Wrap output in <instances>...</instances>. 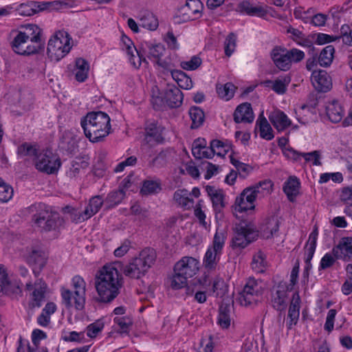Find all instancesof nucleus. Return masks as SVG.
<instances>
[{
    "label": "nucleus",
    "mask_w": 352,
    "mask_h": 352,
    "mask_svg": "<svg viewBox=\"0 0 352 352\" xmlns=\"http://www.w3.org/2000/svg\"><path fill=\"white\" fill-rule=\"evenodd\" d=\"M123 281L114 264L104 265L95 278V287L98 294V301L109 303L120 294Z\"/></svg>",
    "instance_id": "nucleus-1"
},
{
    "label": "nucleus",
    "mask_w": 352,
    "mask_h": 352,
    "mask_svg": "<svg viewBox=\"0 0 352 352\" xmlns=\"http://www.w3.org/2000/svg\"><path fill=\"white\" fill-rule=\"evenodd\" d=\"M18 153L22 157L32 160L38 171L47 174L55 173L61 164L60 159L52 151H40L36 145L27 142L19 146Z\"/></svg>",
    "instance_id": "nucleus-2"
},
{
    "label": "nucleus",
    "mask_w": 352,
    "mask_h": 352,
    "mask_svg": "<svg viewBox=\"0 0 352 352\" xmlns=\"http://www.w3.org/2000/svg\"><path fill=\"white\" fill-rule=\"evenodd\" d=\"M16 33L12 42L14 52L20 55H30L38 52L41 30L37 25L29 23L22 25Z\"/></svg>",
    "instance_id": "nucleus-3"
},
{
    "label": "nucleus",
    "mask_w": 352,
    "mask_h": 352,
    "mask_svg": "<svg viewBox=\"0 0 352 352\" xmlns=\"http://www.w3.org/2000/svg\"><path fill=\"white\" fill-rule=\"evenodd\" d=\"M111 119L102 111L88 113L80 122L85 136L91 142L103 140L111 132Z\"/></svg>",
    "instance_id": "nucleus-4"
},
{
    "label": "nucleus",
    "mask_w": 352,
    "mask_h": 352,
    "mask_svg": "<svg viewBox=\"0 0 352 352\" xmlns=\"http://www.w3.org/2000/svg\"><path fill=\"white\" fill-rule=\"evenodd\" d=\"M157 254L152 248H145L140 252L138 256L133 258L124 269L126 276L139 278L154 264Z\"/></svg>",
    "instance_id": "nucleus-5"
},
{
    "label": "nucleus",
    "mask_w": 352,
    "mask_h": 352,
    "mask_svg": "<svg viewBox=\"0 0 352 352\" xmlns=\"http://www.w3.org/2000/svg\"><path fill=\"white\" fill-rule=\"evenodd\" d=\"M227 238L226 232L223 230H217L212 243L210 245L203 258V266L208 272H214L220 261Z\"/></svg>",
    "instance_id": "nucleus-6"
},
{
    "label": "nucleus",
    "mask_w": 352,
    "mask_h": 352,
    "mask_svg": "<svg viewBox=\"0 0 352 352\" xmlns=\"http://www.w3.org/2000/svg\"><path fill=\"white\" fill-rule=\"evenodd\" d=\"M72 38L68 32L59 30L52 36L47 43V55L54 62H58L67 56L72 47Z\"/></svg>",
    "instance_id": "nucleus-7"
},
{
    "label": "nucleus",
    "mask_w": 352,
    "mask_h": 352,
    "mask_svg": "<svg viewBox=\"0 0 352 352\" xmlns=\"http://www.w3.org/2000/svg\"><path fill=\"white\" fill-rule=\"evenodd\" d=\"M271 58L277 68L282 71H287L293 63H298L305 58V53L296 48L289 50L276 47L271 52Z\"/></svg>",
    "instance_id": "nucleus-8"
},
{
    "label": "nucleus",
    "mask_w": 352,
    "mask_h": 352,
    "mask_svg": "<svg viewBox=\"0 0 352 352\" xmlns=\"http://www.w3.org/2000/svg\"><path fill=\"white\" fill-rule=\"evenodd\" d=\"M263 283L255 278H249L239 293V301L241 305L249 306L261 301L263 294Z\"/></svg>",
    "instance_id": "nucleus-9"
},
{
    "label": "nucleus",
    "mask_w": 352,
    "mask_h": 352,
    "mask_svg": "<svg viewBox=\"0 0 352 352\" xmlns=\"http://www.w3.org/2000/svg\"><path fill=\"white\" fill-rule=\"evenodd\" d=\"M258 231L252 223L243 222L239 223L232 240L233 248H245L258 237Z\"/></svg>",
    "instance_id": "nucleus-10"
},
{
    "label": "nucleus",
    "mask_w": 352,
    "mask_h": 352,
    "mask_svg": "<svg viewBox=\"0 0 352 352\" xmlns=\"http://www.w3.org/2000/svg\"><path fill=\"white\" fill-rule=\"evenodd\" d=\"M32 219L36 226L45 231L56 229L60 222L59 214L49 210L47 207L35 214Z\"/></svg>",
    "instance_id": "nucleus-11"
},
{
    "label": "nucleus",
    "mask_w": 352,
    "mask_h": 352,
    "mask_svg": "<svg viewBox=\"0 0 352 352\" xmlns=\"http://www.w3.org/2000/svg\"><path fill=\"white\" fill-rule=\"evenodd\" d=\"M25 289L29 295V305L31 307H40L45 300L47 285L42 279H37L34 283L28 282Z\"/></svg>",
    "instance_id": "nucleus-12"
},
{
    "label": "nucleus",
    "mask_w": 352,
    "mask_h": 352,
    "mask_svg": "<svg viewBox=\"0 0 352 352\" xmlns=\"http://www.w3.org/2000/svg\"><path fill=\"white\" fill-rule=\"evenodd\" d=\"M256 198L254 190H252L250 187L244 188L235 199L233 206L234 211L241 213L254 210Z\"/></svg>",
    "instance_id": "nucleus-13"
},
{
    "label": "nucleus",
    "mask_w": 352,
    "mask_h": 352,
    "mask_svg": "<svg viewBox=\"0 0 352 352\" xmlns=\"http://www.w3.org/2000/svg\"><path fill=\"white\" fill-rule=\"evenodd\" d=\"M203 4L199 0H188L178 11V17L182 21H192L201 16Z\"/></svg>",
    "instance_id": "nucleus-14"
},
{
    "label": "nucleus",
    "mask_w": 352,
    "mask_h": 352,
    "mask_svg": "<svg viewBox=\"0 0 352 352\" xmlns=\"http://www.w3.org/2000/svg\"><path fill=\"white\" fill-rule=\"evenodd\" d=\"M200 261L192 256H183L175 264L174 267L188 278L195 276L200 270Z\"/></svg>",
    "instance_id": "nucleus-15"
},
{
    "label": "nucleus",
    "mask_w": 352,
    "mask_h": 352,
    "mask_svg": "<svg viewBox=\"0 0 352 352\" xmlns=\"http://www.w3.org/2000/svg\"><path fill=\"white\" fill-rule=\"evenodd\" d=\"M121 44L122 50L126 52L129 60L133 67L138 69L142 61L146 62V58L136 49L133 41L128 36H122Z\"/></svg>",
    "instance_id": "nucleus-16"
},
{
    "label": "nucleus",
    "mask_w": 352,
    "mask_h": 352,
    "mask_svg": "<svg viewBox=\"0 0 352 352\" xmlns=\"http://www.w3.org/2000/svg\"><path fill=\"white\" fill-rule=\"evenodd\" d=\"M289 286L284 281L275 285L272 292V305L277 310L284 309L286 305L287 292L291 291Z\"/></svg>",
    "instance_id": "nucleus-17"
},
{
    "label": "nucleus",
    "mask_w": 352,
    "mask_h": 352,
    "mask_svg": "<svg viewBox=\"0 0 352 352\" xmlns=\"http://www.w3.org/2000/svg\"><path fill=\"white\" fill-rule=\"evenodd\" d=\"M336 258L344 262H352V237L344 236L340 239L338 245L332 250Z\"/></svg>",
    "instance_id": "nucleus-18"
},
{
    "label": "nucleus",
    "mask_w": 352,
    "mask_h": 352,
    "mask_svg": "<svg viewBox=\"0 0 352 352\" xmlns=\"http://www.w3.org/2000/svg\"><path fill=\"white\" fill-rule=\"evenodd\" d=\"M311 81L319 92H327L332 88V80L331 76L324 70H315L312 72Z\"/></svg>",
    "instance_id": "nucleus-19"
},
{
    "label": "nucleus",
    "mask_w": 352,
    "mask_h": 352,
    "mask_svg": "<svg viewBox=\"0 0 352 352\" xmlns=\"http://www.w3.org/2000/svg\"><path fill=\"white\" fill-rule=\"evenodd\" d=\"M164 128L155 122L147 124L145 128V135L144 141L150 146H154L162 143L164 140L163 131Z\"/></svg>",
    "instance_id": "nucleus-20"
},
{
    "label": "nucleus",
    "mask_w": 352,
    "mask_h": 352,
    "mask_svg": "<svg viewBox=\"0 0 352 352\" xmlns=\"http://www.w3.org/2000/svg\"><path fill=\"white\" fill-rule=\"evenodd\" d=\"M72 286L76 294V309L82 310L85 303L86 282L83 278L76 275L72 279Z\"/></svg>",
    "instance_id": "nucleus-21"
},
{
    "label": "nucleus",
    "mask_w": 352,
    "mask_h": 352,
    "mask_svg": "<svg viewBox=\"0 0 352 352\" xmlns=\"http://www.w3.org/2000/svg\"><path fill=\"white\" fill-rule=\"evenodd\" d=\"M318 234V228L317 226H315L312 232L309 234L308 241L305 246V261L306 263L305 268L307 270L311 267V261L313 258L316 251Z\"/></svg>",
    "instance_id": "nucleus-22"
},
{
    "label": "nucleus",
    "mask_w": 352,
    "mask_h": 352,
    "mask_svg": "<svg viewBox=\"0 0 352 352\" xmlns=\"http://www.w3.org/2000/svg\"><path fill=\"white\" fill-rule=\"evenodd\" d=\"M28 263L32 267L33 273L38 276L41 270L45 267L47 256L44 252L33 250L27 258Z\"/></svg>",
    "instance_id": "nucleus-23"
},
{
    "label": "nucleus",
    "mask_w": 352,
    "mask_h": 352,
    "mask_svg": "<svg viewBox=\"0 0 352 352\" xmlns=\"http://www.w3.org/2000/svg\"><path fill=\"white\" fill-rule=\"evenodd\" d=\"M269 120L278 132L284 131L292 125L291 120L280 109L272 111L269 115Z\"/></svg>",
    "instance_id": "nucleus-24"
},
{
    "label": "nucleus",
    "mask_w": 352,
    "mask_h": 352,
    "mask_svg": "<svg viewBox=\"0 0 352 352\" xmlns=\"http://www.w3.org/2000/svg\"><path fill=\"white\" fill-rule=\"evenodd\" d=\"M237 10L250 16L258 17L265 16L267 12V6L264 5H253L248 1H243L237 6Z\"/></svg>",
    "instance_id": "nucleus-25"
},
{
    "label": "nucleus",
    "mask_w": 352,
    "mask_h": 352,
    "mask_svg": "<svg viewBox=\"0 0 352 352\" xmlns=\"http://www.w3.org/2000/svg\"><path fill=\"white\" fill-rule=\"evenodd\" d=\"M300 298L298 292L293 295L287 315V327L291 329L298 321L300 316Z\"/></svg>",
    "instance_id": "nucleus-26"
},
{
    "label": "nucleus",
    "mask_w": 352,
    "mask_h": 352,
    "mask_svg": "<svg viewBox=\"0 0 352 352\" xmlns=\"http://www.w3.org/2000/svg\"><path fill=\"white\" fill-rule=\"evenodd\" d=\"M183 98V94L178 87L169 85L166 89L164 99L169 107L176 108L181 106Z\"/></svg>",
    "instance_id": "nucleus-27"
},
{
    "label": "nucleus",
    "mask_w": 352,
    "mask_h": 352,
    "mask_svg": "<svg viewBox=\"0 0 352 352\" xmlns=\"http://www.w3.org/2000/svg\"><path fill=\"white\" fill-rule=\"evenodd\" d=\"M344 109L338 100H332L326 105V115L333 123L342 122L344 116Z\"/></svg>",
    "instance_id": "nucleus-28"
},
{
    "label": "nucleus",
    "mask_w": 352,
    "mask_h": 352,
    "mask_svg": "<svg viewBox=\"0 0 352 352\" xmlns=\"http://www.w3.org/2000/svg\"><path fill=\"white\" fill-rule=\"evenodd\" d=\"M254 118L251 104L248 102L239 105L234 113V120L236 123H251Z\"/></svg>",
    "instance_id": "nucleus-29"
},
{
    "label": "nucleus",
    "mask_w": 352,
    "mask_h": 352,
    "mask_svg": "<svg viewBox=\"0 0 352 352\" xmlns=\"http://www.w3.org/2000/svg\"><path fill=\"white\" fill-rule=\"evenodd\" d=\"M45 9H47L46 3H41L38 1H28L19 5L16 11L21 16H30Z\"/></svg>",
    "instance_id": "nucleus-30"
},
{
    "label": "nucleus",
    "mask_w": 352,
    "mask_h": 352,
    "mask_svg": "<svg viewBox=\"0 0 352 352\" xmlns=\"http://www.w3.org/2000/svg\"><path fill=\"white\" fill-rule=\"evenodd\" d=\"M278 228L279 221L278 218L275 216L267 217L263 221L260 226L261 234L265 239H270L278 232Z\"/></svg>",
    "instance_id": "nucleus-31"
},
{
    "label": "nucleus",
    "mask_w": 352,
    "mask_h": 352,
    "mask_svg": "<svg viewBox=\"0 0 352 352\" xmlns=\"http://www.w3.org/2000/svg\"><path fill=\"white\" fill-rule=\"evenodd\" d=\"M206 191L210 198L214 210L216 212H220L221 210L225 207L224 195L223 191L210 186H207L206 187Z\"/></svg>",
    "instance_id": "nucleus-32"
},
{
    "label": "nucleus",
    "mask_w": 352,
    "mask_h": 352,
    "mask_svg": "<svg viewBox=\"0 0 352 352\" xmlns=\"http://www.w3.org/2000/svg\"><path fill=\"white\" fill-rule=\"evenodd\" d=\"M174 203L184 209H190L194 206V200L190 197V192L186 189H177L173 197Z\"/></svg>",
    "instance_id": "nucleus-33"
},
{
    "label": "nucleus",
    "mask_w": 352,
    "mask_h": 352,
    "mask_svg": "<svg viewBox=\"0 0 352 352\" xmlns=\"http://www.w3.org/2000/svg\"><path fill=\"white\" fill-rule=\"evenodd\" d=\"M192 154L197 159L212 158V153L210 146H206L205 139L198 138L195 140L192 145Z\"/></svg>",
    "instance_id": "nucleus-34"
},
{
    "label": "nucleus",
    "mask_w": 352,
    "mask_h": 352,
    "mask_svg": "<svg viewBox=\"0 0 352 352\" xmlns=\"http://www.w3.org/2000/svg\"><path fill=\"white\" fill-rule=\"evenodd\" d=\"M89 71V63L82 58H78L75 60V65L72 70L75 79L79 82H85L88 78Z\"/></svg>",
    "instance_id": "nucleus-35"
},
{
    "label": "nucleus",
    "mask_w": 352,
    "mask_h": 352,
    "mask_svg": "<svg viewBox=\"0 0 352 352\" xmlns=\"http://www.w3.org/2000/svg\"><path fill=\"white\" fill-rule=\"evenodd\" d=\"M285 154L288 157H292L294 160H298L300 157H302L305 161L311 162L314 166L321 165V162H320V153L318 151L300 153L294 149H288Z\"/></svg>",
    "instance_id": "nucleus-36"
},
{
    "label": "nucleus",
    "mask_w": 352,
    "mask_h": 352,
    "mask_svg": "<svg viewBox=\"0 0 352 352\" xmlns=\"http://www.w3.org/2000/svg\"><path fill=\"white\" fill-rule=\"evenodd\" d=\"M139 22L141 27L150 31H155L159 26V21L157 16L148 10L140 13Z\"/></svg>",
    "instance_id": "nucleus-37"
},
{
    "label": "nucleus",
    "mask_w": 352,
    "mask_h": 352,
    "mask_svg": "<svg viewBox=\"0 0 352 352\" xmlns=\"http://www.w3.org/2000/svg\"><path fill=\"white\" fill-rule=\"evenodd\" d=\"M256 129L258 130L260 137L263 139L271 140L274 137L273 129L263 113L256 120Z\"/></svg>",
    "instance_id": "nucleus-38"
},
{
    "label": "nucleus",
    "mask_w": 352,
    "mask_h": 352,
    "mask_svg": "<svg viewBox=\"0 0 352 352\" xmlns=\"http://www.w3.org/2000/svg\"><path fill=\"white\" fill-rule=\"evenodd\" d=\"M300 182L296 177H289L285 182L283 191L289 201H294L298 194Z\"/></svg>",
    "instance_id": "nucleus-39"
},
{
    "label": "nucleus",
    "mask_w": 352,
    "mask_h": 352,
    "mask_svg": "<svg viewBox=\"0 0 352 352\" xmlns=\"http://www.w3.org/2000/svg\"><path fill=\"white\" fill-rule=\"evenodd\" d=\"M173 78L177 82L179 87L184 89H190L192 87V81L184 72L173 70L171 72Z\"/></svg>",
    "instance_id": "nucleus-40"
},
{
    "label": "nucleus",
    "mask_w": 352,
    "mask_h": 352,
    "mask_svg": "<svg viewBox=\"0 0 352 352\" xmlns=\"http://www.w3.org/2000/svg\"><path fill=\"white\" fill-rule=\"evenodd\" d=\"M147 57L153 62L156 63L164 55L166 50L162 44L146 43Z\"/></svg>",
    "instance_id": "nucleus-41"
},
{
    "label": "nucleus",
    "mask_w": 352,
    "mask_h": 352,
    "mask_svg": "<svg viewBox=\"0 0 352 352\" xmlns=\"http://www.w3.org/2000/svg\"><path fill=\"white\" fill-rule=\"evenodd\" d=\"M252 190L255 191V195L258 197L259 195L263 197L270 195L273 189V183L270 179L261 181L254 185L249 186Z\"/></svg>",
    "instance_id": "nucleus-42"
},
{
    "label": "nucleus",
    "mask_w": 352,
    "mask_h": 352,
    "mask_svg": "<svg viewBox=\"0 0 352 352\" xmlns=\"http://www.w3.org/2000/svg\"><path fill=\"white\" fill-rule=\"evenodd\" d=\"M161 190L162 186L160 180L146 179L143 182L140 192L143 195H149L157 194L160 192Z\"/></svg>",
    "instance_id": "nucleus-43"
},
{
    "label": "nucleus",
    "mask_w": 352,
    "mask_h": 352,
    "mask_svg": "<svg viewBox=\"0 0 352 352\" xmlns=\"http://www.w3.org/2000/svg\"><path fill=\"white\" fill-rule=\"evenodd\" d=\"M125 192L122 190H113L110 192L104 199V204L107 208H113L122 202L125 197Z\"/></svg>",
    "instance_id": "nucleus-44"
},
{
    "label": "nucleus",
    "mask_w": 352,
    "mask_h": 352,
    "mask_svg": "<svg viewBox=\"0 0 352 352\" xmlns=\"http://www.w3.org/2000/svg\"><path fill=\"white\" fill-rule=\"evenodd\" d=\"M104 204V200L100 195L94 196L89 199L88 205L86 206L85 214L91 218L96 214Z\"/></svg>",
    "instance_id": "nucleus-45"
},
{
    "label": "nucleus",
    "mask_w": 352,
    "mask_h": 352,
    "mask_svg": "<svg viewBox=\"0 0 352 352\" xmlns=\"http://www.w3.org/2000/svg\"><path fill=\"white\" fill-rule=\"evenodd\" d=\"M210 149L212 151V157L214 155L223 157L230 151L231 146L228 143L219 140H213L210 142Z\"/></svg>",
    "instance_id": "nucleus-46"
},
{
    "label": "nucleus",
    "mask_w": 352,
    "mask_h": 352,
    "mask_svg": "<svg viewBox=\"0 0 352 352\" xmlns=\"http://www.w3.org/2000/svg\"><path fill=\"white\" fill-rule=\"evenodd\" d=\"M174 274L170 278V286L173 289H180L187 285L188 278L182 272L173 268Z\"/></svg>",
    "instance_id": "nucleus-47"
},
{
    "label": "nucleus",
    "mask_w": 352,
    "mask_h": 352,
    "mask_svg": "<svg viewBox=\"0 0 352 352\" xmlns=\"http://www.w3.org/2000/svg\"><path fill=\"white\" fill-rule=\"evenodd\" d=\"M291 78L289 76H280L274 80L270 81L272 90L278 94H283L287 91V87L290 83Z\"/></svg>",
    "instance_id": "nucleus-48"
},
{
    "label": "nucleus",
    "mask_w": 352,
    "mask_h": 352,
    "mask_svg": "<svg viewBox=\"0 0 352 352\" xmlns=\"http://www.w3.org/2000/svg\"><path fill=\"white\" fill-rule=\"evenodd\" d=\"M189 116L192 120V129H197L203 124L205 116L204 111L199 107H192L189 109Z\"/></svg>",
    "instance_id": "nucleus-49"
},
{
    "label": "nucleus",
    "mask_w": 352,
    "mask_h": 352,
    "mask_svg": "<svg viewBox=\"0 0 352 352\" xmlns=\"http://www.w3.org/2000/svg\"><path fill=\"white\" fill-rule=\"evenodd\" d=\"M334 52L335 50L332 45L326 46L320 53L318 64L324 67L329 66L333 61Z\"/></svg>",
    "instance_id": "nucleus-50"
},
{
    "label": "nucleus",
    "mask_w": 352,
    "mask_h": 352,
    "mask_svg": "<svg viewBox=\"0 0 352 352\" xmlns=\"http://www.w3.org/2000/svg\"><path fill=\"white\" fill-rule=\"evenodd\" d=\"M235 89V86L231 82L217 85L218 96L226 100H229L234 96Z\"/></svg>",
    "instance_id": "nucleus-51"
},
{
    "label": "nucleus",
    "mask_w": 352,
    "mask_h": 352,
    "mask_svg": "<svg viewBox=\"0 0 352 352\" xmlns=\"http://www.w3.org/2000/svg\"><path fill=\"white\" fill-rule=\"evenodd\" d=\"M60 292L63 304L67 308L74 307L76 309L75 292L65 287H62Z\"/></svg>",
    "instance_id": "nucleus-52"
},
{
    "label": "nucleus",
    "mask_w": 352,
    "mask_h": 352,
    "mask_svg": "<svg viewBox=\"0 0 352 352\" xmlns=\"http://www.w3.org/2000/svg\"><path fill=\"white\" fill-rule=\"evenodd\" d=\"M267 265L266 256L261 251L256 252L252 258V267L258 273L263 272Z\"/></svg>",
    "instance_id": "nucleus-53"
},
{
    "label": "nucleus",
    "mask_w": 352,
    "mask_h": 352,
    "mask_svg": "<svg viewBox=\"0 0 352 352\" xmlns=\"http://www.w3.org/2000/svg\"><path fill=\"white\" fill-rule=\"evenodd\" d=\"M104 323L103 320L99 319L89 324L86 328V333L87 337L95 338L102 332L104 329Z\"/></svg>",
    "instance_id": "nucleus-54"
},
{
    "label": "nucleus",
    "mask_w": 352,
    "mask_h": 352,
    "mask_svg": "<svg viewBox=\"0 0 352 352\" xmlns=\"http://www.w3.org/2000/svg\"><path fill=\"white\" fill-rule=\"evenodd\" d=\"M203 204L204 201L201 199L199 200L195 207L194 214L198 219L200 225L206 230H208L210 228V224H208L206 221V216L205 212L202 210Z\"/></svg>",
    "instance_id": "nucleus-55"
},
{
    "label": "nucleus",
    "mask_w": 352,
    "mask_h": 352,
    "mask_svg": "<svg viewBox=\"0 0 352 352\" xmlns=\"http://www.w3.org/2000/svg\"><path fill=\"white\" fill-rule=\"evenodd\" d=\"M13 196V189L0 177V202H7Z\"/></svg>",
    "instance_id": "nucleus-56"
},
{
    "label": "nucleus",
    "mask_w": 352,
    "mask_h": 352,
    "mask_svg": "<svg viewBox=\"0 0 352 352\" xmlns=\"http://www.w3.org/2000/svg\"><path fill=\"white\" fill-rule=\"evenodd\" d=\"M227 287L223 278L217 277L212 283V293L216 297H222L226 292Z\"/></svg>",
    "instance_id": "nucleus-57"
},
{
    "label": "nucleus",
    "mask_w": 352,
    "mask_h": 352,
    "mask_svg": "<svg viewBox=\"0 0 352 352\" xmlns=\"http://www.w3.org/2000/svg\"><path fill=\"white\" fill-rule=\"evenodd\" d=\"M230 317L229 310L226 307H221L217 318V323L223 329H227L230 325Z\"/></svg>",
    "instance_id": "nucleus-58"
},
{
    "label": "nucleus",
    "mask_w": 352,
    "mask_h": 352,
    "mask_svg": "<svg viewBox=\"0 0 352 352\" xmlns=\"http://www.w3.org/2000/svg\"><path fill=\"white\" fill-rule=\"evenodd\" d=\"M236 45V36L234 33L228 35L224 43L225 54L230 56L235 50Z\"/></svg>",
    "instance_id": "nucleus-59"
},
{
    "label": "nucleus",
    "mask_w": 352,
    "mask_h": 352,
    "mask_svg": "<svg viewBox=\"0 0 352 352\" xmlns=\"http://www.w3.org/2000/svg\"><path fill=\"white\" fill-rule=\"evenodd\" d=\"M113 320L119 327L121 333H127L132 324V320L128 316H117Z\"/></svg>",
    "instance_id": "nucleus-60"
},
{
    "label": "nucleus",
    "mask_w": 352,
    "mask_h": 352,
    "mask_svg": "<svg viewBox=\"0 0 352 352\" xmlns=\"http://www.w3.org/2000/svg\"><path fill=\"white\" fill-rule=\"evenodd\" d=\"M10 283L7 269L0 264V296L6 290Z\"/></svg>",
    "instance_id": "nucleus-61"
},
{
    "label": "nucleus",
    "mask_w": 352,
    "mask_h": 352,
    "mask_svg": "<svg viewBox=\"0 0 352 352\" xmlns=\"http://www.w3.org/2000/svg\"><path fill=\"white\" fill-rule=\"evenodd\" d=\"M201 64V58L197 56H194L189 60L182 61L180 66L186 70H195Z\"/></svg>",
    "instance_id": "nucleus-62"
},
{
    "label": "nucleus",
    "mask_w": 352,
    "mask_h": 352,
    "mask_svg": "<svg viewBox=\"0 0 352 352\" xmlns=\"http://www.w3.org/2000/svg\"><path fill=\"white\" fill-rule=\"evenodd\" d=\"M336 257L333 254L326 253L320 260L319 270H324L333 266L336 262Z\"/></svg>",
    "instance_id": "nucleus-63"
},
{
    "label": "nucleus",
    "mask_w": 352,
    "mask_h": 352,
    "mask_svg": "<svg viewBox=\"0 0 352 352\" xmlns=\"http://www.w3.org/2000/svg\"><path fill=\"white\" fill-rule=\"evenodd\" d=\"M340 34L342 41L345 44L352 46V29H350L347 25H343L340 28Z\"/></svg>",
    "instance_id": "nucleus-64"
}]
</instances>
